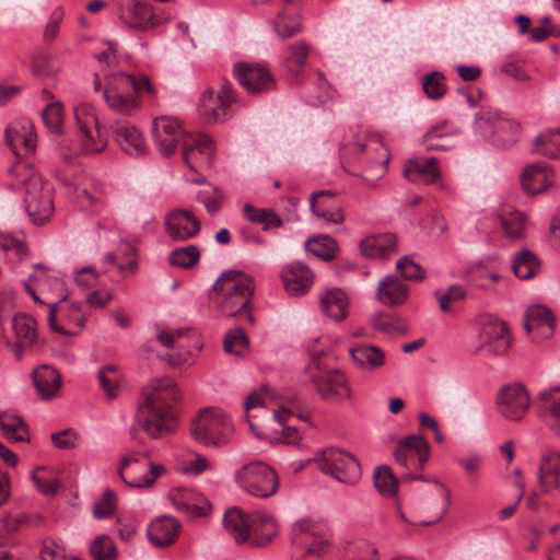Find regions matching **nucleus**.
Instances as JSON below:
<instances>
[{
	"label": "nucleus",
	"instance_id": "nucleus-1",
	"mask_svg": "<svg viewBox=\"0 0 560 560\" xmlns=\"http://www.w3.org/2000/svg\"><path fill=\"white\" fill-rule=\"evenodd\" d=\"M180 392L171 378H156L141 393L137 405L136 422L151 438L161 439L176 429L174 405Z\"/></svg>",
	"mask_w": 560,
	"mask_h": 560
},
{
	"label": "nucleus",
	"instance_id": "nucleus-2",
	"mask_svg": "<svg viewBox=\"0 0 560 560\" xmlns=\"http://www.w3.org/2000/svg\"><path fill=\"white\" fill-rule=\"evenodd\" d=\"M254 279L237 269L223 271L210 289V299L226 317H242L250 325L255 324L253 296Z\"/></svg>",
	"mask_w": 560,
	"mask_h": 560
},
{
	"label": "nucleus",
	"instance_id": "nucleus-3",
	"mask_svg": "<svg viewBox=\"0 0 560 560\" xmlns=\"http://www.w3.org/2000/svg\"><path fill=\"white\" fill-rule=\"evenodd\" d=\"M103 96L108 107L120 115L131 116L142 105L144 93L154 97L156 91L147 75L135 77L126 72L110 73L105 77Z\"/></svg>",
	"mask_w": 560,
	"mask_h": 560
},
{
	"label": "nucleus",
	"instance_id": "nucleus-4",
	"mask_svg": "<svg viewBox=\"0 0 560 560\" xmlns=\"http://www.w3.org/2000/svg\"><path fill=\"white\" fill-rule=\"evenodd\" d=\"M14 185L24 189V205L34 224L42 225L54 213L52 188L30 164L18 162L10 170Z\"/></svg>",
	"mask_w": 560,
	"mask_h": 560
},
{
	"label": "nucleus",
	"instance_id": "nucleus-5",
	"mask_svg": "<svg viewBox=\"0 0 560 560\" xmlns=\"http://www.w3.org/2000/svg\"><path fill=\"white\" fill-rule=\"evenodd\" d=\"M232 431L233 424L228 415L215 407L202 409L194 420L191 428L196 441L218 447L228 443Z\"/></svg>",
	"mask_w": 560,
	"mask_h": 560
},
{
	"label": "nucleus",
	"instance_id": "nucleus-6",
	"mask_svg": "<svg viewBox=\"0 0 560 560\" xmlns=\"http://www.w3.org/2000/svg\"><path fill=\"white\" fill-rule=\"evenodd\" d=\"M237 486L253 497L266 499L279 489V477L275 469L261 462L243 465L235 472Z\"/></svg>",
	"mask_w": 560,
	"mask_h": 560
},
{
	"label": "nucleus",
	"instance_id": "nucleus-7",
	"mask_svg": "<svg viewBox=\"0 0 560 560\" xmlns=\"http://www.w3.org/2000/svg\"><path fill=\"white\" fill-rule=\"evenodd\" d=\"M394 456L406 470L400 476L402 480H423V476L415 471L421 470L430 456V446L424 438L416 434L404 438L397 444Z\"/></svg>",
	"mask_w": 560,
	"mask_h": 560
},
{
	"label": "nucleus",
	"instance_id": "nucleus-8",
	"mask_svg": "<svg viewBox=\"0 0 560 560\" xmlns=\"http://www.w3.org/2000/svg\"><path fill=\"white\" fill-rule=\"evenodd\" d=\"M316 463L320 471L340 482L354 483L361 477V466L358 459L341 448L329 447L319 452Z\"/></svg>",
	"mask_w": 560,
	"mask_h": 560
},
{
	"label": "nucleus",
	"instance_id": "nucleus-9",
	"mask_svg": "<svg viewBox=\"0 0 560 560\" xmlns=\"http://www.w3.org/2000/svg\"><path fill=\"white\" fill-rule=\"evenodd\" d=\"M236 102V94L230 82H224L218 92L212 88L202 92L199 98L198 110L208 122H224L232 117V107Z\"/></svg>",
	"mask_w": 560,
	"mask_h": 560
},
{
	"label": "nucleus",
	"instance_id": "nucleus-10",
	"mask_svg": "<svg viewBox=\"0 0 560 560\" xmlns=\"http://www.w3.org/2000/svg\"><path fill=\"white\" fill-rule=\"evenodd\" d=\"M74 118L83 153L95 154L102 152L106 148L107 141L101 132L94 107L89 104L78 105L74 108Z\"/></svg>",
	"mask_w": 560,
	"mask_h": 560
},
{
	"label": "nucleus",
	"instance_id": "nucleus-11",
	"mask_svg": "<svg viewBox=\"0 0 560 560\" xmlns=\"http://www.w3.org/2000/svg\"><path fill=\"white\" fill-rule=\"evenodd\" d=\"M530 406V397L526 387L520 383L502 386L495 397V408L506 420L521 421Z\"/></svg>",
	"mask_w": 560,
	"mask_h": 560
},
{
	"label": "nucleus",
	"instance_id": "nucleus-12",
	"mask_svg": "<svg viewBox=\"0 0 560 560\" xmlns=\"http://www.w3.org/2000/svg\"><path fill=\"white\" fill-rule=\"evenodd\" d=\"M512 345V337L506 323L498 318H488L479 334L477 351L490 357L506 355Z\"/></svg>",
	"mask_w": 560,
	"mask_h": 560
},
{
	"label": "nucleus",
	"instance_id": "nucleus-13",
	"mask_svg": "<svg viewBox=\"0 0 560 560\" xmlns=\"http://www.w3.org/2000/svg\"><path fill=\"white\" fill-rule=\"evenodd\" d=\"M48 324L51 330L61 335H78L85 325L81 304L49 303Z\"/></svg>",
	"mask_w": 560,
	"mask_h": 560
},
{
	"label": "nucleus",
	"instance_id": "nucleus-14",
	"mask_svg": "<svg viewBox=\"0 0 560 560\" xmlns=\"http://www.w3.org/2000/svg\"><path fill=\"white\" fill-rule=\"evenodd\" d=\"M190 135L185 132L182 122L175 117L161 116L152 121L153 141L164 156L172 155L177 145H183Z\"/></svg>",
	"mask_w": 560,
	"mask_h": 560
},
{
	"label": "nucleus",
	"instance_id": "nucleus-15",
	"mask_svg": "<svg viewBox=\"0 0 560 560\" xmlns=\"http://www.w3.org/2000/svg\"><path fill=\"white\" fill-rule=\"evenodd\" d=\"M234 77L249 94L268 92L275 88V79L269 69L259 63L236 62Z\"/></svg>",
	"mask_w": 560,
	"mask_h": 560
},
{
	"label": "nucleus",
	"instance_id": "nucleus-16",
	"mask_svg": "<svg viewBox=\"0 0 560 560\" xmlns=\"http://www.w3.org/2000/svg\"><path fill=\"white\" fill-rule=\"evenodd\" d=\"M183 159L187 166L198 172L210 167L214 155L212 139L203 133L190 135L183 142Z\"/></svg>",
	"mask_w": 560,
	"mask_h": 560
},
{
	"label": "nucleus",
	"instance_id": "nucleus-17",
	"mask_svg": "<svg viewBox=\"0 0 560 560\" xmlns=\"http://www.w3.org/2000/svg\"><path fill=\"white\" fill-rule=\"evenodd\" d=\"M312 384L325 400H349L351 389L346 375L338 370L320 371L312 375Z\"/></svg>",
	"mask_w": 560,
	"mask_h": 560
},
{
	"label": "nucleus",
	"instance_id": "nucleus-18",
	"mask_svg": "<svg viewBox=\"0 0 560 560\" xmlns=\"http://www.w3.org/2000/svg\"><path fill=\"white\" fill-rule=\"evenodd\" d=\"M121 18L129 27L138 31L155 28L170 20L163 10L136 0L130 3Z\"/></svg>",
	"mask_w": 560,
	"mask_h": 560
},
{
	"label": "nucleus",
	"instance_id": "nucleus-19",
	"mask_svg": "<svg viewBox=\"0 0 560 560\" xmlns=\"http://www.w3.org/2000/svg\"><path fill=\"white\" fill-rule=\"evenodd\" d=\"M138 460V454L136 452L128 453L125 455L119 465L118 475L120 479L129 487L143 488L150 487L154 483L155 479L165 472V467L160 464H153L148 459L142 463L143 474L136 475L131 474L128 466Z\"/></svg>",
	"mask_w": 560,
	"mask_h": 560
},
{
	"label": "nucleus",
	"instance_id": "nucleus-20",
	"mask_svg": "<svg viewBox=\"0 0 560 560\" xmlns=\"http://www.w3.org/2000/svg\"><path fill=\"white\" fill-rule=\"evenodd\" d=\"M164 228L171 240L184 242L198 235L201 224L192 212L185 209H174L166 214Z\"/></svg>",
	"mask_w": 560,
	"mask_h": 560
},
{
	"label": "nucleus",
	"instance_id": "nucleus-21",
	"mask_svg": "<svg viewBox=\"0 0 560 560\" xmlns=\"http://www.w3.org/2000/svg\"><path fill=\"white\" fill-rule=\"evenodd\" d=\"M555 318L552 313L542 305H533L524 315V328L534 342L549 339L555 332Z\"/></svg>",
	"mask_w": 560,
	"mask_h": 560
},
{
	"label": "nucleus",
	"instance_id": "nucleus-22",
	"mask_svg": "<svg viewBox=\"0 0 560 560\" xmlns=\"http://www.w3.org/2000/svg\"><path fill=\"white\" fill-rule=\"evenodd\" d=\"M168 498L179 512L191 517L206 516L211 510L210 501L192 489L175 488L171 490Z\"/></svg>",
	"mask_w": 560,
	"mask_h": 560
},
{
	"label": "nucleus",
	"instance_id": "nucleus-23",
	"mask_svg": "<svg viewBox=\"0 0 560 560\" xmlns=\"http://www.w3.org/2000/svg\"><path fill=\"white\" fill-rule=\"evenodd\" d=\"M536 405L540 419L555 434L560 436V386L539 392Z\"/></svg>",
	"mask_w": 560,
	"mask_h": 560
},
{
	"label": "nucleus",
	"instance_id": "nucleus-24",
	"mask_svg": "<svg viewBox=\"0 0 560 560\" xmlns=\"http://www.w3.org/2000/svg\"><path fill=\"white\" fill-rule=\"evenodd\" d=\"M310 207L313 213L326 223L341 224L345 215L335 192L330 190L314 191L310 197Z\"/></svg>",
	"mask_w": 560,
	"mask_h": 560
},
{
	"label": "nucleus",
	"instance_id": "nucleus-25",
	"mask_svg": "<svg viewBox=\"0 0 560 560\" xmlns=\"http://www.w3.org/2000/svg\"><path fill=\"white\" fill-rule=\"evenodd\" d=\"M31 281H34L39 293L45 295L49 303H57L58 305L67 301L68 294L63 280L54 273H49L42 266H35V272L31 275Z\"/></svg>",
	"mask_w": 560,
	"mask_h": 560
},
{
	"label": "nucleus",
	"instance_id": "nucleus-26",
	"mask_svg": "<svg viewBox=\"0 0 560 560\" xmlns=\"http://www.w3.org/2000/svg\"><path fill=\"white\" fill-rule=\"evenodd\" d=\"M553 178L555 172L551 165L538 162L524 168L521 182L527 194L537 195L549 188L553 184Z\"/></svg>",
	"mask_w": 560,
	"mask_h": 560
},
{
	"label": "nucleus",
	"instance_id": "nucleus-27",
	"mask_svg": "<svg viewBox=\"0 0 560 560\" xmlns=\"http://www.w3.org/2000/svg\"><path fill=\"white\" fill-rule=\"evenodd\" d=\"M281 278L287 292L299 296L310 290L314 281V273L305 264L296 261L283 268Z\"/></svg>",
	"mask_w": 560,
	"mask_h": 560
},
{
	"label": "nucleus",
	"instance_id": "nucleus-28",
	"mask_svg": "<svg viewBox=\"0 0 560 560\" xmlns=\"http://www.w3.org/2000/svg\"><path fill=\"white\" fill-rule=\"evenodd\" d=\"M179 523L171 516L154 520L147 529L150 542L159 548L171 546L179 534Z\"/></svg>",
	"mask_w": 560,
	"mask_h": 560
},
{
	"label": "nucleus",
	"instance_id": "nucleus-29",
	"mask_svg": "<svg viewBox=\"0 0 560 560\" xmlns=\"http://www.w3.org/2000/svg\"><path fill=\"white\" fill-rule=\"evenodd\" d=\"M538 481L542 491L560 492V452L549 451L540 458Z\"/></svg>",
	"mask_w": 560,
	"mask_h": 560
},
{
	"label": "nucleus",
	"instance_id": "nucleus-30",
	"mask_svg": "<svg viewBox=\"0 0 560 560\" xmlns=\"http://www.w3.org/2000/svg\"><path fill=\"white\" fill-rule=\"evenodd\" d=\"M434 158H416L409 160L404 167V176L416 184H432L440 177Z\"/></svg>",
	"mask_w": 560,
	"mask_h": 560
},
{
	"label": "nucleus",
	"instance_id": "nucleus-31",
	"mask_svg": "<svg viewBox=\"0 0 560 560\" xmlns=\"http://www.w3.org/2000/svg\"><path fill=\"white\" fill-rule=\"evenodd\" d=\"M117 142L130 155H141L145 152V141L141 132L129 121L117 120L113 125Z\"/></svg>",
	"mask_w": 560,
	"mask_h": 560
},
{
	"label": "nucleus",
	"instance_id": "nucleus-32",
	"mask_svg": "<svg viewBox=\"0 0 560 560\" xmlns=\"http://www.w3.org/2000/svg\"><path fill=\"white\" fill-rule=\"evenodd\" d=\"M361 253L370 258H386L397 253V240L393 233L366 236L360 242Z\"/></svg>",
	"mask_w": 560,
	"mask_h": 560
},
{
	"label": "nucleus",
	"instance_id": "nucleus-33",
	"mask_svg": "<svg viewBox=\"0 0 560 560\" xmlns=\"http://www.w3.org/2000/svg\"><path fill=\"white\" fill-rule=\"evenodd\" d=\"M224 528L237 544L252 541V514L245 515L238 508L226 510L223 517Z\"/></svg>",
	"mask_w": 560,
	"mask_h": 560
},
{
	"label": "nucleus",
	"instance_id": "nucleus-34",
	"mask_svg": "<svg viewBox=\"0 0 560 560\" xmlns=\"http://www.w3.org/2000/svg\"><path fill=\"white\" fill-rule=\"evenodd\" d=\"M409 287L396 276L384 277L377 287V299L386 306H397L407 300Z\"/></svg>",
	"mask_w": 560,
	"mask_h": 560
},
{
	"label": "nucleus",
	"instance_id": "nucleus-35",
	"mask_svg": "<svg viewBox=\"0 0 560 560\" xmlns=\"http://www.w3.org/2000/svg\"><path fill=\"white\" fill-rule=\"evenodd\" d=\"M252 541L250 545L262 547L268 545L278 534L275 518L262 512L252 514Z\"/></svg>",
	"mask_w": 560,
	"mask_h": 560
},
{
	"label": "nucleus",
	"instance_id": "nucleus-36",
	"mask_svg": "<svg viewBox=\"0 0 560 560\" xmlns=\"http://www.w3.org/2000/svg\"><path fill=\"white\" fill-rule=\"evenodd\" d=\"M353 363L361 370L374 371L385 364L384 351L372 345H359L349 350Z\"/></svg>",
	"mask_w": 560,
	"mask_h": 560
},
{
	"label": "nucleus",
	"instance_id": "nucleus-37",
	"mask_svg": "<svg viewBox=\"0 0 560 560\" xmlns=\"http://www.w3.org/2000/svg\"><path fill=\"white\" fill-rule=\"evenodd\" d=\"M33 381L38 395L44 399L55 397L61 386V375L49 365H42L35 369Z\"/></svg>",
	"mask_w": 560,
	"mask_h": 560
},
{
	"label": "nucleus",
	"instance_id": "nucleus-38",
	"mask_svg": "<svg viewBox=\"0 0 560 560\" xmlns=\"http://www.w3.org/2000/svg\"><path fill=\"white\" fill-rule=\"evenodd\" d=\"M349 301L340 289L327 290L320 296V308L331 319L342 322L348 315Z\"/></svg>",
	"mask_w": 560,
	"mask_h": 560
},
{
	"label": "nucleus",
	"instance_id": "nucleus-39",
	"mask_svg": "<svg viewBox=\"0 0 560 560\" xmlns=\"http://www.w3.org/2000/svg\"><path fill=\"white\" fill-rule=\"evenodd\" d=\"M5 142L14 153H16L19 142L23 143L27 152H33L35 150L33 125L30 121H25L23 125H9L5 129Z\"/></svg>",
	"mask_w": 560,
	"mask_h": 560
},
{
	"label": "nucleus",
	"instance_id": "nucleus-40",
	"mask_svg": "<svg viewBox=\"0 0 560 560\" xmlns=\"http://www.w3.org/2000/svg\"><path fill=\"white\" fill-rule=\"evenodd\" d=\"M288 54L283 59V68L293 77H299L310 55V46L304 40L288 46Z\"/></svg>",
	"mask_w": 560,
	"mask_h": 560
},
{
	"label": "nucleus",
	"instance_id": "nucleus-41",
	"mask_svg": "<svg viewBox=\"0 0 560 560\" xmlns=\"http://www.w3.org/2000/svg\"><path fill=\"white\" fill-rule=\"evenodd\" d=\"M16 340L24 342L26 347H34L37 343V323L27 314H16L12 320Z\"/></svg>",
	"mask_w": 560,
	"mask_h": 560
},
{
	"label": "nucleus",
	"instance_id": "nucleus-42",
	"mask_svg": "<svg viewBox=\"0 0 560 560\" xmlns=\"http://www.w3.org/2000/svg\"><path fill=\"white\" fill-rule=\"evenodd\" d=\"M305 247L314 256L325 261L336 258L339 250L337 242L328 235L310 237L305 243Z\"/></svg>",
	"mask_w": 560,
	"mask_h": 560
},
{
	"label": "nucleus",
	"instance_id": "nucleus-43",
	"mask_svg": "<svg viewBox=\"0 0 560 560\" xmlns=\"http://www.w3.org/2000/svg\"><path fill=\"white\" fill-rule=\"evenodd\" d=\"M242 212L249 222L264 224V230H268L272 226L280 228L283 225V220L272 209L255 208L250 203H246L244 205Z\"/></svg>",
	"mask_w": 560,
	"mask_h": 560
},
{
	"label": "nucleus",
	"instance_id": "nucleus-44",
	"mask_svg": "<svg viewBox=\"0 0 560 560\" xmlns=\"http://www.w3.org/2000/svg\"><path fill=\"white\" fill-rule=\"evenodd\" d=\"M535 151L546 158H560V128L550 129L535 139Z\"/></svg>",
	"mask_w": 560,
	"mask_h": 560
},
{
	"label": "nucleus",
	"instance_id": "nucleus-45",
	"mask_svg": "<svg viewBox=\"0 0 560 560\" xmlns=\"http://www.w3.org/2000/svg\"><path fill=\"white\" fill-rule=\"evenodd\" d=\"M3 435L11 442H25L30 440V432L24 420L15 415L7 416L0 422Z\"/></svg>",
	"mask_w": 560,
	"mask_h": 560
},
{
	"label": "nucleus",
	"instance_id": "nucleus-46",
	"mask_svg": "<svg viewBox=\"0 0 560 560\" xmlns=\"http://www.w3.org/2000/svg\"><path fill=\"white\" fill-rule=\"evenodd\" d=\"M512 268L517 278L528 280L537 273L539 264L530 250L524 249L515 255Z\"/></svg>",
	"mask_w": 560,
	"mask_h": 560
},
{
	"label": "nucleus",
	"instance_id": "nucleus-47",
	"mask_svg": "<svg viewBox=\"0 0 560 560\" xmlns=\"http://www.w3.org/2000/svg\"><path fill=\"white\" fill-rule=\"evenodd\" d=\"M272 24L275 32L282 39L290 38L302 31L300 16L287 11L280 12Z\"/></svg>",
	"mask_w": 560,
	"mask_h": 560
},
{
	"label": "nucleus",
	"instance_id": "nucleus-48",
	"mask_svg": "<svg viewBox=\"0 0 560 560\" xmlns=\"http://www.w3.org/2000/svg\"><path fill=\"white\" fill-rule=\"evenodd\" d=\"M501 226L508 237L511 240H522L525 237L527 226L526 215L521 211H511L505 215H501Z\"/></svg>",
	"mask_w": 560,
	"mask_h": 560
},
{
	"label": "nucleus",
	"instance_id": "nucleus-49",
	"mask_svg": "<svg viewBox=\"0 0 560 560\" xmlns=\"http://www.w3.org/2000/svg\"><path fill=\"white\" fill-rule=\"evenodd\" d=\"M200 250L196 245L177 247L170 253L168 260L174 267L190 269L198 264Z\"/></svg>",
	"mask_w": 560,
	"mask_h": 560
},
{
	"label": "nucleus",
	"instance_id": "nucleus-50",
	"mask_svg": "<svg viewBox=\"0 0 560 560\" xmlns=\"http://www.w3.org/2000/svg\"><path fill=\"white\" fill-rule=\"evenodd\" d=\"M422 90L428 98L440 100L447 92L446 79L440 71H432L422 77Z\"/></svg>",
	"mask_w": 560,
	"mask_h": 560
},
{
	"label": "nucleus",
	"instance_id": "nucleus-51",
	"mask_svg": "<svg viewBox=\"0 0 560 560\" xmlns=\"http://www.w3.org/2000/svg\"><path fill=\"white\" fill-rule=\"evenodd\" d=\"M42 119L47 130L52 135H61L63 126V105L51 102L42 110Z\"/></svg>",
	"mask_w": 560,
	"mask_h": 560
},
{
	"label": "nucleus",
	"instance_id": "nucleus-52",
	"mask_svg": "<svg viewBox=\"0 0 560 560\" xmlns=\"http://www.w3.org/2000/svg\"><path fill=\"white\" fill-rule=\"evenodd\" d=\"M93 560H116L117 549L113 539L107 535L97 536L90 546Z\"/></svg>",
	"mask_w": 560,
	"mask_h": 560
},
{
	"label": "nucleus",
	"instance_id": "nucleus-53",
	"mask_svg": "<svg viewBox=\"0 0 560 560\" xmlns=\"http://www.w3.org/2000/svg\"><path fill=\"white\" fill-rule=\"evenodd\" d=\"M521 132L520 125L510 119H499L494 130L495 141L502 147L515 143Z\"/></svg>",
	"mask_w": 560,
	"mask_h": 560
},
{
	"label": "nucleus",
	"instance_id": "nucleus-54",
	"mask_svg": "<svg viewBox=\"0 0 560 560\" xmlns=\"http://www.w3.org/2000/svg\"><path fill=\"white\" fill-rule=\"evenodd\" d=\"M320 527L312 522L310 518H302L298 521L292 527L291 542L293 546L303 545L306 539L317 537Z\"/></svg>",
	"mask_w": 560,
	"mask_h": 560
},
{
	"label": "nucleus",
	"instance_id": "nucleus-55",
	"mask_svg": "<svg viewBox=\"0 0 560 560\" xmlns=\"http://www.w3.org/2000/svg\"><path fill=\"white\" fill-rule=\"evenodd\" d=\"M249 345L248 337L243 328L236 327L229 330L225 335L223 348L228 353L242 355L243 350Z\"/></svg>",
	"mask_w": 560,
	"mask_h": 560
},
{
	"label": "nucleus",
	"instance_id": "nucleus-56",
	"mask_svg": "<svg viewBox=\"0 0 560 560\" xmlns=\"http://www.w3.org/2000/svg\"><path fill=\"white\" fill-rule=\"evenodd\" d=\"M374 485L384 495H394L397 491V480L387 466H381L375 469Z\"/></svg>",
	"mask_w": 560,
	"mask_h": 560
},
{
	"label": "nucleus",
	"instance_id": "nucleus-57",
	"mask_svg": "<svg viewBox=\"0 0 560 560\" xmlns=\"http://www.w3.org/2000/svg\"><path fill=\"white\" fill-rule=\"evenodd\" d=\"M373 326L375 329L388 335L408 331V325L401 318L389 317L384 314H377L373 317Z\"/></svg>",
	"mask_w": 560,
	"mask_h": 560
},
{
	"label": "nucleus",
	"instance_id": "nucleus-58",
	"mask_svg": "<svg viewBox=\"0 0 560 560\" xmlns=\"http://www.w3.org/2000/svg\"><path fill=\"white\" fill-rule=\"evenodd\" d=\"M116 371L115 365H106L98 372L100 385L109 398H116L119 390Z\"/></svg>",
	"mask_w": 560,
	"mask_h": 560
},
{
	"label": "nucleus",
	"instance_id": "nucleus-59",
	"mask_svg": "<svg viewBox=\"0 0 560 560\" xmlns=\"http://www.w3.org/2000/svg\"><path fill=\"white\" fill-rule=\"evenodd\" d=\"M55 447L60 450H73L81 445L82 436L73 429L55 432L50 436Z\"/></svg>",
	"mask_w": 560,
	"mask_h": 560
},
{
	"label": "nucleus",
	"instance_id": "nucleus-60",
	"mask_svg": "<svg viewBox=\"0 0 560 560\" xmlns=\"http://www.w3.org/2000/svg\"><path fill=\"white\" fill-rule=\"evenodd\" d=\"M435 296L441 311L452 312V304L463 301L466 298V291L462 285H452L445 292L436 291Z\"/></svg>",
	"mask_w": 560,
	"mask_h": 560
},
{
	"label": "nucleus",
	"instance_id": "nucleus-61",
	"mask_svg": "<svg viewBox=\"0 0 560 560\" xmlns=\"http://www.w3.org/2000/svg\"><path fill=\"white\" fill-rule=\"evenodd\" d=\"M387 163L388 159H384V156H382L378 161H364V167L360 173H354L352 171L349 172L354 175H360L365 182L373 184L385 174Z\"/></svg>",
	"mask_w": 560,
	"mask_h": 560
},
{
	"label": "nucleus",
	"instance_id": "nucleus-62",
	"mask_svg": "<svg viewBox=\"0 0 560 560\" xmlns=\"http://www.w3.org/2000/svg\"><path fill=\"white\" fill-rule=\"evenodd\" d=\"M117 497L110 489H106L98 502L93 508V514L96 518H107L112 516L116 510Z\"/></svg>",
	"mask_w": 560,
	"mask_h": 560
},
{
	"label": "nucleus",
	"instance_id": "nucleus-63",
	"mask_svg": "<svg viewBox=\"0 0 560 560\" xmlns=\"http://www.w3.org/2000/svg\"><path fill=\"white\" fill-rule=\"evenodd\" d=\"M197 198L213 214L220 210L223 195L217 187H209L200 190Z\"/></svg>",
	"mask_w": 560,
	"mask_h": 560
},
{
	"label": "nucleus",
	"instance_id": "nucleus-64",
	"mask_svg": "<svg viewBox=\"0 0 560 560\" xmlns=\"http://www.w3.org/2000/svg\"><path fill=\"white\" fill-rule=\"evenodd\" d=\"M396 268L406 280H422L424 278V270L408 256L400 258Z\"/></svg>",
	"mask_w": 560,
	"mask_h": 560
}]
</instances>
